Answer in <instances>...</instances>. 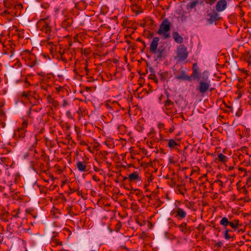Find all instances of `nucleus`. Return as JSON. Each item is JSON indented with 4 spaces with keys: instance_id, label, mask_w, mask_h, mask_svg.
I'll use <instances>...</instances> for the list:
<instances>
[{
    "instance_id": "5",
    "label": "nucleus",
    "mask_w": 251,
    "mask_h": 251,
    "mask_svg": "<svg viewBox=\"0 0 251 251\" xmlns=\"http://www.w3.org/2000/svg\"><path fill=\"white\" fill-rule=\"evenodd\" d=\"M22 58L25 59V64L30 67H33L37 64V57L33 53L30 51H26L23 54Z\"/></svg>"
},
{
    "instance_id": "53",
    "label": "nucleus",
    "mask_w": 251,
    "mask_h": 251,
    "mask_svg": "<svg viewBox=\"0 0 251 251\" xmlns=\"http://www.w3.org/2000/svg\"><path fill=\"white\" fill-rule=\"evenodd\" d=\"M32 108H30L28 110V115H30L31 114V110H32Z\"/></svg>"
},
{
    "instance_id": "36",
    "label": "nucleus",
    "mask_w": 251,
    "mask_h": 251,
    "mask_svg": "<svg viewBox=\"0 0 251 251\" xmlns=\"http://www.w3.org/2000/svg\"><path fill=\"white\" fill-rule=\"evenodd\" d=\"M156 77L155 74H151L150 75L149 78L153 80Z\"/></svg>"
},
{
    "instance_id": "20",
    "label": "nucleus",
    "mask_w": 251,
    "mask_h": 251,
    "mask_svg": "<svg viewBox=\"0 0 251 251\" xmlns=\"http://www.w3.org/2000/svg\"><path fill=\"white\" fill-rule=\"evenodd\" d=\"M48 102L50 104H52V106L57 107L58 105V102L55 100L50 95H49L47 97Z\"/></svg>"
},
{
    "instance_id": "51",
    "label": "nucleus",
    "mask_w": 251,
    "mask_h": 251,
    "mask_svg": "<svg viewBox=\"0 0 251 251\" xmlns=\"http://www.w3.org/2000/svg\"><path fill=\"white\" fill-rule=\"evenodd\" d=\"M8 13L6 10H4V11L2 12V13L1 14H2V15H5V14H6Z\"/></svg>"
},
{
    "instance_id": "13",
    "label": "nucleus",
    "mask_w": 251,
    "mask_h": 251,
    "mask_svg": "<svg viewBox=\"0 0 251 251\" xmlns=\"http://www.w3.org/2000/svg\"><path fill=\"white\" fill-rule=\"evenodd\" d=\"M225 231L224 232V236L225 239L229 240L231 238H233L234 237V234H232V233L235 231L236 229H228L227 227H224Z\"/></svg>"
},
{
    "instance_id": "22",
    "label": "nucleus",
    "mask_w": 251,
    "mask_h": 251,
    "mask_svg": "<svg viewBox=\"0 0 251 251\" xmlns=\"http://www.w3.org/2000/svg\"><path fill=\"white\" fill-rule=\"evenodd\" d=\"M73 23V20L71 18H68L65 20H64L62 23V26L63 27H67L71 25Z\"/></svg>"
},
{
    "instance_id": "1",
    "label": "nucleus",
    "mask_w": 251,
    "mask_h": 251,
    "mask_svg": "<svg viewBox=\"0 0 251 251\" xmlns=\"http://www.w3.org/2000/svg\"><path fill=\"white\" fill-rule=\"evenodd\" d=\"M206 72L203 73V76L201 80L198 81L199 85L196 88V90L202 95L206 93L208 91H212L213 88H210V81L208 79V76L206 75Z\"/></svg>"
},
{
    "instance_id": "56",
    "label": "nucleus",
    "mask_w": 251,
    "mask_h": 251,
    "mask_svg": "<svg viewBox=\"0 0 251 251\" xmlns=\"http://www.w3.org/2000/svg\"><path fill=\"white\" fill-rule=\"evenodd\" d=\"M160 138L159 139H158L157 140V142H159V140H162V135H161V134H160Z\"/></svg>"
},
{
    "instance_id": "8",
    "label": "nucleus",
    "mask_w": 251,
    "mask_h": 251,
    "mask_svg": "<svg viewBox=\"0 0 251 251\" xmlns=\"http://www.w3.org/2000/svg\"><path fill=\"white\" fill-rule=\"evenodd\" d=\"M154 54V58L155 60L160 59L164 57L165 54V47L163 46H160L156 50L154 53H152Z\"/></svg>"
},
{
    "instance_id": "42",
    "label": "nucleus",
    "mask_w": 251,
    "mask_h": 251,
    "mask_svg": "<svg viewBox=\"0 0 251 251\" xmlns=\"http://www.w3.org/2000/svg\"><path fill=\"white\" fill-rule=\"evenodd\" d=\"M223 243L222 242H219L218 243H217V245L218 246V247H221L222 245H223Z\"/></svg>"
},
{
    "instance_id": "4",
    "label": "nucleus",
    "mask_w": 251,
    "mask_h": 251,
    "mask_svg": "<svg viewBox=\"0 0 251 251\" xmlns=\"http://www.w3.org/2000/svg\"><path fill=\"white\" fill-rule=\"evenodd\" d=\"M188 55L187 47L183 44H180L176 48L174 58L178 62H182L187 59Z\"/></svg>"
},
{
    "instance_id": "64",
    "label": "nucleus",
    "mask_w": 251,
    "mask_h": 251,
    "mask_svg": "<svg viewBox=\"0 0 251 251\" xmlns=\"http://www.w3.org/2000/svg\"><path fill=\"white\" fill-rule=\"evenodd\" d=\"M18 213H17V214H16V215H14V216H13V217H14V218H17V217H18Z\"/></svg>"
},
{
    "instance_id": "62",
    "label": "nucleus",
    "mask_w": 251,
    "mask_h": 251,
    "mask_svg": "<svg viewBox=\"0 0 251 251\" xmlns=\"http://www.w3.org/2000/svg\"><path fill=\"white\" fill-rule=\"evenodd\" d=\"M128 178V177L125 176L123 177V181H125L126 179Z\"/></svg>"
},
{
    "instance_id": "37",
    "label": "nucleus",
    "mask_w": 251,
    "mask_h": 251,
    "mask_svg": "<svg viewBox=\"0 0 251 251\" xmlns=\"http://www.w3.org/2000/svg\"><path fill=\"white\" fill-rule=\"evenodd\" d=\"M149 70L151 73V74H155V71L154 68H153L152 67H151L149 68Z\"/></svg>"
},
{
    "instance_id": "3",
    "label": "nucleus",
    "mask_w": 251,
    "mask_h": 251,
    "mask_svg": "<svg viewBox=\"0 0 251 251\" xmlns=\"http://www.w3.org/2000/svg\"><path fill=\"white\" fill-rule=\"evenodd\" d=\"M171 23L168 19L165 18L163 20L159 26V28L157 33L161 36L163 39H166L170 37L169 32L171 30Z\"/></svg>"
},
{
    "instance_id": "33",
    "label": "nucleus",
    "mask_w": 251,
    "mask_h": 251,
    "mask_svg": "<svg viewBox=\"0 0 251 251\" xmlns=\"http://www.w3.org/2000/svg\"><path fill=\"white\" fill-rule=\"evenodd\" d=\"M121 227V224L120 223H118L116 226V229L115 230L116 231H119Z\"/></svg>"
},
{
    "instance_id": "17",
    "label": "nucleus",
    "mask_w": 251,
    "mask_h": 251,
    "mask_svg": "<svg viewBox=\"0 0 251 251\" xmlns=\"http://www.w3.org/2000/svg\"><path fill=\"white\" fill-rule=\"evenodd\" d=\"M128 178L130 181H133L135 180L140 181L141 177L139 176L137 172H134L133 173L130 174Z\"/></svg>"
},
{
    "instance_id": "52",
    "label": "nucleus",
    "mask_w": 251,
    "mask_h": 251,
    "mask_svg": "<svg viewBox=\"0 0 251 251\" xmlns=\"http://www.w3.org/2000/svg\"><path fill=\"white\" fill-rule=\"evenodd\" d=\"M250 164H251L250 160H249V161L246 162V165L247 166L250 165Z\"/></svg>"
},
{
    "instance_id": "48",
    "label": "nucleus",
    "mask_w": 251,
    "mask_h": 251,
    "mask_svg": "<svg viewBox=\"0 0 251 251\" xmlns=\"http://www.w3.org/2000/svg\"><path fill=\"white\" fill-rule=\"evenodd\" d=\"M70 190L71 191V193L76 192V190H75V189H72L71 188H70Z\"/></svg>"
},
{
    "instance_id": "6",
    "label": "nucleus",
    "mask_w": 251,
    "mask_h": 251,
    "mask_svg": "<svg viewBox=\"0 0 251 251\" xmlns=\"http://www.w3.org/2000/svg\"><path fill=\"white\" fill-rule=\"evenodd\" d=\"M220 224L224 226V227L230 226L233 229H237L242 226V224L240 223L239 220L234 219L232 221H229L226 217L222 218L220 221Z\"/></svg>"
},
{
    "instance_id": "2",
    "label": "nucleus",
    "mask_w": 251,
    "mask_h": 251,
    "mask_svg": "<svg viewBox=\"0 0 251 251\" xmlns=\"http://www.w3.org/2000/svg\"><path fill=\"white\" fill-rule=\"evenodd\" d=\"M221 19L220 14L214 9H207L204 14L203 20L207 25H217V22Z\"/></svg>"
},
{
    "instance_id": "25",
    "label": "nucleus",
    "mask_w": 251,
    "mask_h": 251,
    "mask_svg": "<svg viewBox=\"0 0 251 251\" xmlns=\"http://www.w3.org/2000/svg\"><path fill=\"white\" fill-rule=\"evenodd\" d=\"M227 157L222 153H220L218 155V159L221 162L224 163L226 162L227 161Z\"/></svg>"
},
{
    "instance_id": "46",
    "label": "nucleus",
    "mask_w": 251,
    "mask_h": 251,
    "mask_svg": "<svg viewBox=\"0 0 251 251\" xmlns=\"http://www.w3.org/2000/svg\"><path fill=\"white\" fill-rule=\"evenodd\" d=\"M241 112L240 111H238V112H237L236 113V115L237 117H240L241 116Z\"/></svg>"
},
{
    "instance_id": "55",
    "label": "nucleus",
    "mask_w": 251,
    "mask_h": 251,
    "mask_svg": "<svg viewBox=\"0 0 251 251\" xmlns=\"http://www.w3.org/2000/svg\"><path fill=\"white\" fill-rule=\"evenodd\" d=\"M75 49H73V50L71 51L72 54H73L74 53H75Z\"/></svg>"
},
{
    "instance_id": "47",
    "label": "nucleus",
    "mask_w": 251,
    "mask_h": 251,
    "mask_svg": "<svg viewBox=\"0 0 251 251\" xmlns=\"http://www.w3.org/2000/svg\"><path fill=\"white\" fill-rule=\"evenodd\" d=\"M219 186L223 187V185H224V183L222 181H221L219 183Z\"/></svg>"
},
{
    "instance_id": "23",
    "label": "nucleus",
    "mask_w": 251,
    "mask_h": 251,
    "mask_svg": "<svg viewBox=\"0 0 251 251\" xmlns=\"http://www.w3.org/2000/svg\"><path fill=\"white\" fill-rule=\"evenodd\" d=\"M190 76L191 79L192 78L194 79H198V81L200 80V74L199 73V71H193L192 74Z\"/></svg>"
},
{
    "instance_id": "40",
    "label": "nucleus",
    "mask_w": 251,
    "mask_h": 251,
    "mask_svg": "<svg viewBox=\"0 0 251 251\" xmlns=\"http://www.w3.org/2000/svg\"><path fill=\"white\" fill-rule=\"evenodd\" d=\"M61 57V59L64 61V62H67V59L64 56H62Z\"/></svg>"
},
{
    "instance_id": "14",
    "label": "nucleus",
    "mask_w": 251,
    "mask_h": 251,
    "mask_svg": "<svg viewBox=\"0 0 251 251\" xmlns=\"http://www.w3.org/2000/svg\"><path fill=\"white\" fill-rule=\"evenodd\" d=\"M178 228L182 232L185 234H189L191 232L190 228L187 227V223L185 222L182 223L181 224L179 225Z\"/></svg>"
},
{
    "instance_id": "39",
    "label": "nucleus",
    "mask_w": 251,
    "mask_h": 251,
    "mask_svg": "<svg viewBox=\"0 0 251 251\" xmlns=\"http://www.w3.org/2000/svg\"><path fill=\"white\" fill-rule=\"evenodd\" d=\"M68 104L67 101L66 100H63V104H62V106L63 107H65L66 106H67V105Z\"/></svg>"
},
{
    "instance_id": "35",
    "label": "nucleus",
    "mask_w": 251,
    "mask_h": 251,
    "mask_svg": "<svg viewBox=\"0 0 251 251\" xmlns=\"http://www.w3.org/2000/svg\"><path fill=\"white\" fill-rule=\"evenodd\" d=\"M157 126L159 129L163 128L164 126V125L163 123H159L157 125Z\"/></svg>"
},
{
    "instance_id": "32",
    "label": "nucleus",
    "mask_w": 251,
    "mask_h": 251,
    "mask_svg": "<svg viewBox=\"0 0 251 251\" xmlns=\"http://www.w3.org/2000/svg\"><path fill=\"white\" fill-rule=\"evenodd\" d=\"M63 127L65 128L67 130H69L70 129V126L68 123H65L63 126Z\"/></svg>"
},
{
    "instance_id": "27",
    "label": "nucleus",
    "mask_w": 251,
    "mask_h": 251,
    "mask_svg": "<svg viewBox=\"0 0 251 251\" xmlns=\"http://www.w3.org/2000/svg\"><path fill=\"white\" fill-rule=\"evenodd\" d=\"M176 146H179V144L176 142L173 139H170L168 142V147L170 148H172Z\"/></svg>"
},
{
    "instance_id": "34",
    "label": "nucleus",
    "mask_w": 251,
    "mask_h": 251,
    "mask_svg": "<svg viewBox=\"0 0 251 251\" xmlns=\"http://www.w3.org/2000/svg\"><path fill=\"white\" fill-rule=\"evenodd\" d=\"M152 179H153L152 176L150 175V176L148 177V180H147V181H148V184L146 185V186H147V185H149V184H150V182L152 181Z\"/></svg>"
},
{
    "instance_id": "60",
    "label": "nucleus",
    "mask_w": 251,
    "mask_h": 251,
    "mask_svg": "<svg viewBox=\"0 0 251 251\" xmlns=\"http://www.w3.org/2000/svg\"><path fill=\"white\" fill-rule=\"evenodd\" d=\"M239 170H240V171H245L246 170H245V169H244V168H240L239 169Z\"/></svg>"
},
{
    "instance_id": "26",
    "label": "nucleus",
    "mask_w": 251,
    "mask_h": 251,
    "mask_svg": "<svg viewBox=\"0 0 251 251\" xmlns=\"http://www.w3.org/2000/svg\"><path fill=\"white\" fill-rule=\"evenodd\" d=\"M216 1L217 0H201V3L204 2L206 4L213 5Z\"/></svg>"
},
{
    "instance_id": "57",
    "label": "nucleus",
    "mask_w": 251,
    "mask_h": 251,
    "mask_svg": "<svg viewBox=\"0 0 251 251\" xmlns=\"http://www.w3.org/2000/svg\"><path fill=\"white\" fill-rule=\"evenodd\" d=\"M154 81L156 83H157L158 81L157 80V79L156 78V77L155 78V79H153Z\"/></svg>"
},
{
    "instance_id": "29",
    "label": "nucleus",
    "mask_w": 251,
    "mask_h": 251,
    "mask_svg": "<svg viewBox=\"0 0 251 251\" xmlns=\"http://www.w3.org/2000/svg\"><path fill=\"white\" fill-rule=\"evenodd\" d=\"M155 133V132L153 128H151V129L150 131L148 133V136L150 137L151 138H152L153 137V135Z\"/></svg>"
},
{
    "instance_id": "30",
    "label": "nucleus",
    "mask_w": 251,
    "mask_h": 251,
    "mask_svg": "<svg viewBox=\"0 0 251 251\" xmlns=\"http://www.w3.org/2000/svg\"><path fill=\"white\" fill-rule=\"evenodd\" d=\"M28 123L26 121H24L22 124V126L20 127V129L26 130L25 128L27 127Z\"/></svg>"
},
{
    "instance_id": "44",
    "label": "nucleus",
    "mask_w": 251,
    "mask_h": 251,
    "mask_svg": "<svg viewBox=\"0 0 251 251\" xmlns=\"http://www.w3.org/2000/svg\"><path fill=\"white\" fill-rule=\"evenodd\" d=\"M94 170L96 172H99L100 171V169L97 167H94Z\"/></svg>"
},
{
    "instance_id": "12",
    "label": "nucleus",
    "mask_w": 251,
    "mask_h": 251,
    "mask_svg": "<svg viewBox=\"0 0 251 251\" xmlns=\"http://www.w3.org/2000/svg\"><path fill=\"white\" fill-rule=\"evenodd\" d=\"M47 19H42L40 21V24L42 25V30L45 32L47 34H49L50 33V27L49 26V24L47 21Z\"/></svg>"
},
{
    "instance_id": "54",
    "label": "nucleus",
    "mask_w": 251,
    "mask_h": 251,
    "mask_svg": "<svg viewBox=\"0 0 251 251\" xmlns=\"http://www.w3.org/2000/svg\"><path fill=\"white\" fill-rule=\"evenodd\" d=\"M221 180H219V179H216L214 181V183H219Z\"/></svg>"
},
{
    "instance_id": "10",
    "label": "nucleus",
    "mask_w": 251,
    "mask_h": 251,
    "mask_svg": "<svg viewBox=\"0 0 251 251\" xmlns=\"http://www.w3.org/2000/svg\"><path fill=\"white\" fill-rule=\"evenodd\" d=\"M176 213L175 217L178 220L184 219L186 216V212L182 208H177L174 212Z\"/></svg>"
},
{
    "instance_id": "18",
    "label": "nucleus",
    "mask_w": 251,
    "mask_h": 251,
    "mask_svg": "<svg viewBox=\"0 0 251 251\" xmlns=\"http://www.w3.org/2000/svg\"><path fill=\"white\" fill-rule=\"evenodd\" d=\"M173 37L175 41L178 44H181L183 41V38L182 36L179 35L177 32H174L173 33Z\"/></svg>"
},
{
    "instance_id": "61",
    "label": "nucleus",
    "mask_w": 251,
    "mask_h": 251,
    "mask_svg": "<svg viewBox=\"0 0 251 251\" xmlns=\"http://www.w3.org/2000/svg\"><path fill=\"white\" fill-rule=\"evenodd\" d=\"M76 192H77V194L78 196L80 195V192L78 190H76Z\"/></svg>"
},
{
    "instance_id": "21",
    "label": "nucleus",
    "mask_w": 251,
    "mask_h": 251,
    "mask_svg": "<svg viewBox=\"0 0 251 251\" xmlns=\"http://www.w3.org/2000/svg\"><path fill=\"white\" fill-rule=\"evenodd\" d=\"M158 75L160 76V78L162 81L166 80L168 76V73L167 72L160 71Z\"/></svg>"
},
{
    "instance_id": "15",
    "label": "nucleus",
    "mask_w": 251,
    "mask_h": 251,
    "mask_svg": "<svg viewBox=\"0 0 251 251\" xmlns=\"http://www.w3.org/2000/svg\"><path fill=\"white\" fill-rule=\"evenodd\" d=\"M175 78L177 79H182L187 80L189 81H191L192 80L191 76L188 75L184 71H182L181 72L180 75H176L175 76Z\"/></svg>"
},
{
    "instance_id": "16",
    "label": "nucleus",
    "mask_w": 251,
    "mask_h": 251,
    "mask_svg": "<svg viewBox=\"0 0 251 251\" xmlns=\"http://www.w3.org/2000/svg\"><path fill=\"white\" fill-rule=\"evenodd\" d=\"M76 166L77 169L81 172H86L88 170L87 169V166L85 165L84 162H82L81 161H78L76 163Z\"/></svg>"
},
{
    "instance_id": "38",
    "label": "nucleus",
    "mask_w": 251,
    "mask_h": 251,
    "mask_svg": "<svg viewBox=\"0 0 251 251\" xmlns=\"http://www.w3.org/2000/svg\"><path fill=\"white\" fill-rule=\"evenodd\" d=\"M70 49H65L63 52H60V57L62 56H64V53L65 52V51H66L67 50H69Z\"/></svg>"
},
{
    "instance_id": "50",
    "label": "nucleus",
    "mask_w": 251,
    "mask_h": 251,
    "mask_svg": "<svg viewBox=\"0 0 251 251\" xmlns=\"http://www.w3.org/2000/svg\"><path fill=\"white\" fill-rule=\"evenodd\" d=\"M80 144L81 145H86L87 144L85 143V141H82L80 142Z\"/></svg>"
},
{
    "instance_id": "7",
    "label": "nucleus",
    "mask_w": 251,
    "mask_h": 251,
    "mask_svg": "<svg viewBox=\"0 0 251 251\" xmlns=\"http://www.w3.org/2000/svg\"><path fill=\"white\" fill-rule=\"evenodd\" d=\"M227 6V3L226 0H219L215 5V10L218 13L223 12L226 8Z\"/></svg>"
},
{
    "instance_id": "24",
    "label": "nucleus",
    "mask_w": 251,
    "mask_h": 251,
    "mask_svg": "<svg viewBox=\"0 0 251 251\" xmlns=\"http://www.w3.org/2000/svg\"><path fill=\"white\" fill-rule=\"evenodd\" d=\"M198 3H199L198 0H193L191 1V2H190L188 4L187 6L190 9H193L198 5Z\"/></svg>"
},
{
    "instance_id": "49",
    "label": "nucleus",
    "mask_w": 251,
    "mask_h": 251,
    "mask_svg": "<svg viewBox=\"0 0 251 251\" xmlns=\"http://www.w3.org/2000/svg\"><path fill=\"white\" fill-rule=\"evenodd\" d=\"M3 115H4V112L2 110L0 109V115L2 116Z\"/></svg>"
},
{
    "instance_id": "41",
    "label": "nucleus",
    "mask_w": 251,
    "mask_h": 251,
    "mask_svg": "<svg viewBox=\"0 0 251 251\" xmlns=\"http://www.w3.org/2000/svg\"><path fill=\"white\" fill-rule=\"evenodd\" d=\"M67 139L69 140V141H70V140H72V137H71V135L70 134H68L67 135Z\"/></svg>"
},
{
    "instance_id": "31",
    "label": "nucleus",
    "mask_w": 251,
    "mask_h": 251,
    "mask_svg": "<svg viewBox=\"0 0 251 251\" xmlns=\"http://www.w3.org/2000/svg\"><path fill=\"white\" fill-rule=\"evenodd\" d=\"M199 67L198 66V64L197 63H195L193 64V68H192V70L193 71H199Z\"/></svg>"
},
{
    "instance_id": "11",
    "label": "nucleus",
    "mask_w": 251,
    "mask_h": 251,
    "mask_svg": "<svg viewBox=\"0 0 251 251\" xmlns=\"http://www.w3.org/2000/svg\"><path fill=\"white\" fill-rule=\"evenodd\" d=\"M26 130L18 128L15 130L13 134V138L16 140L23 139L25 137V133Z\"/></svg>"
},
{
    "instance_id": "9",
    "label": "nucleus",
    "mask_w": 251,
    "mask_h": 251,
    "mask_svg": "<svg viewBox=\"0 0 251 251\" xmlns=\"http://www.w3.org/2000/svg\"><path fill=\"white\" fill-rule=\"evenodd\" d=\"M159 38L155 37L153 38L150 47V50L151 53H154L157 49Z\"/></svg>"
},
{
    "instance_id": "43",
    "label": "nucleus",
    "mask_w": 251,
    "mask_h": 251,
    "mask_svg": "<svg viewBox=\"0 0 251 251\" xmlns=\"http://www.w3.org/2000/svg\"><path fill=\"white\" fill-rule=\"evenodd\" d=\"M0 160L3 162H6V158L5 157H1Z\"/></svg>"
},
{
    "instance_id": "59",
    "label": "nucleus",
    "mask_w": 251,
    "mask_h": 251,
    "mask_svg": "<svg viewBox=\"0 0 251 251\" xmlns=\"http://www.w3.org/2000/svg\"><path fill=\"white\" fill-rule=\"evenodd\" d=\"M135 192H136V191H133V190H132V188H131V189H130V193L131 194H134Z\"/></svg>"
},
{
    "instance_id": "63",
    "label": "nucleus",
    "mask_w": 251,
    "mask_h": 251,
    "mask_svg": "<svg viewBox=\"0 0 251 251\" xmlns=\"http://www.w3.org/2000/svg\"><path fill=\"white\" fill-rule=\"evenodd\" d=\"M11 54L10 55V57H12V55H13V54H14V51H13L12 50H11Z\"/></svg>"
},
{
    "instance_id": "19",
    "label": "nucleus",
    "mask_w": 251,
    "mask_h": 251,
    "mask_svg": "<svg viewBox=\"0 0 251 251\" xmlns=\"http://www.w3.org/2000/svg\"><path fill=\"white\" fill-rule=\"evenodd\" d=\"M167 100L164 102V106L168 109H170L174 107V104L173 101L169 100V96H167Z\"/></svg>"
},
{
    "instance_id": "28",
    "label": "nucleus",
    "mask_w": 251,
    "mask_h": 251,
    "mask_svg": "<svg viewBox=\"0 0 251 251\" xmlns=\"http://www.w3.org/2000/svg\"><path fill=\"white\" fill-rule=\"evenodd\" d=\"M132 190H133V191H136L135 192V194L138 197H140L142 196V192L141 191H140L139 189H133V188H132Z\"/></svg>"
},
{
    "instance_id": "58",
    "label": "nucleus",
    "mask_w": 251,
    "mask_h": 251,
    "mask_svg": "<svg viewBox=\"0 0 251 251\" xmlns=\"http://www.w3.org/2000/svg\"><path fill=\"white\" fill-rule=\"evenodd\" d=\"M234 167H233V166H230V167H229V170H233V169H234Z\"/></svg>"
},
{
    "instance_id": "45",
    "label": "nucleus",
    "mask_w": 251,
    "mask_h": 251,
    "mask_svg": "<svg viewBox=\"0 0 251 251\" xmlns=\"http://www.w3.org/2000/svg\"><path fill=\"white\" fill-rule=\"evenodd\" d=\"M93 179L95 180L96 181H99V179H97V176H93Z\"/></svg>"
}]
</instances>
